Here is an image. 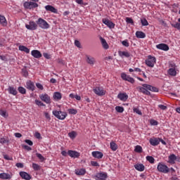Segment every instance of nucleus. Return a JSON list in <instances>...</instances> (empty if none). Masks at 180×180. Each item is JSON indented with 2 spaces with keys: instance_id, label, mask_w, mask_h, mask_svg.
I'll return each instance as SVG.
<instances>
[{
  "instance_id": "obj_53",
  "label": "nucleus",
  "mask_w": 180,
  "mask_h": 180,
  "mask_svg": "<svg viewBox=\"0 0 180 180\" xmlns=\"http://www.w3.org/2000/svg\"><path fill=\"white\" fill-rule=\"evenodd\" d=\"M133 110H134V112H135V113H137V115H143V113L141 112V110H140L139 108H134V109H133Z\"/></svg>"
},
{
  "instance_id": "obj_8",
  "label": "nucleus",
  "mask_w": 180,
  "mask_h": 180,
  "mask_svg": "<svg viewBox=\"0 0 180 180\" xmlns=\"http://www.w3.org/2000/svg\"><path fill=\"white\" fill-rule=\"evenodd\" d=\"M121 78L124 81H127L128 82H130L131 84H134V82H135V80L133 77H130V75H127L124 72L121 73Z\"/></svg>"
},
{
  "instance_id": "obj_6",
  "label": "nucleus",
  "mask_w": 180,
  "mask_h": 180,
  "mask_svg": "<svg viewBox=\"0 0 180 180\" xmlns=\"http://www.w3.org/2000/svg\"><path fill=\"white\" fill-rule=\"evenodd\" d=\"M39 99L42 101V102H44L47 105H50L51 103V98H50V96L47 94H42L39 95Z\"/></svg>"
},
{
  "instance_id": "obj_63",
  "label": "nucleus",
  "mask_w": 180,
  "mask_h": 180,
  "mask_svg": "<svg viewBox=\"0 0 180 180\" xmlns=\"http://www.w3.org/2000/svg\"><path fill=\"white\" fill-rule=\"evenodd\" d=\"M35 137H36V139H41V134H40L39 132H36Z\"/></svg>"
},
{
  "instance_id": "obj_30",
  "label": "nucleus",
  "mask_w": 180,
  "mask_h": 180,
  "mask_svg": "<svg viewBox=\"0 0 180 180\" xmlns=\"http://www.w3.org/2000/svg\"><path fill=\"white\" fill-rule=\"evenodd\" d=\"M76 175H85V174H86V171L85 170V169H75V171Z\"/></svg>"
},
{
  "instance_id": "obj_50",
  "label": "nucleus",
  "mask_w": 180,
  "mask_h": 180,
  "mask_svg": "<svg viewBox=\"0 0 180 180\" xmlns=\"http://www.w3.org/2000/svg\"><path fill=\"white\" fill-rule=\"evenodd\" d=\"M150 124L151 126H158V122L154 119L150 120Z\"/></svg>"
},
{
  "instance_id": "obj_33",
  "label": "nucleus",
  "mask_w": 180,
  "mask_h": 180,
  "mask_svg": "<svg viewBox=\"0 0 180 180\" xmlns=\"http://www.w3.org/2000/svg\"><path fill=\"white\" fill-rule=\"evenodd\" d=\"M136 36L138 39H144L146 37V34L141 31H136Z\"/></svg>"
},
{
  "instance_id": "obj_44",
  "label": "nucleus",
  "mask_w": 180,
  "mask_h": 180,
  "mask_svg": "<svg viewBox=\"0 0 180 180\" xmlns=\"http://www.w3.org/2000/svg\"><path fill=\"white\" fill-rule=\"evenodd\" d=\"M115 110L118 112V113H123V112H124V108L122 106H116Z\"/></svg>"
},
{
  "instance_id": "obj_1",
  "label": "nucleus",
  "mask_w": 180,
  "mask_h": 180,
  "mask_svg": "<svg viewBox=\"0 0 180 180\" xmlns=\"http://www.w3.org/2000/svg\"><path fill=\"white\" fill-rule=\"evenodd\" d=\"M52 113L53 116H55V117L59 120H64L68 115L65 112H63L61 110H53Z\"/></svg>"
},
{
  "instance_id": "obj_4",
  "label": "nucleus",
  "mask_w": 180,
  "mask_h": 180,
  "mask_svg": "<svg viewBox=\"0 0 180 180\" xmlns=\"http://www.w3.org/2000/svg\"><path fill=\"white\" fill-rule=\"evenodd\" d=\"M23 6L25 9H35V8H39V4L33 1H25Z\"/></svg>"
},
{
  "instance_id": "obj_42",
  "label": "nucleus",
  "mask_w": 180,
  "mask_h": 180,
  "mask_svg": "<svg viewBox=\"0 0 180 180\" xmlns=\"http://www.w3.org/2000/svg\"><path fill=\"white\" fill-rule=\"evenodd\" d=\"M18 91V92H20V94H22V95H25L26 94V89H25V87L23 86H19Z\"/></svg>"
},
{
  "instance_id": "obj_60",
  "label": "nucleus",
  "mask_w": 180,
  "mask_h": 180,
  "mask_svg": "<svg viewBox=\"0 0 180 180\" xmlns=\"http://www.w3.org/2000/svg\"><path fill=\"white\" fill-rule=\"evenodd\" d=\"M4 160H7L8 161H12V158L9 157L8 155H4Z\"/></svg>"
},
{
  "instance_id": "obj_58",
  "label": "nucleus",
  "mask_w": 180,
  "mask_h": 180,
  "mask_svg": "<svg viewBox=\"0 0 180 180\" xmlns=\"http://www.w3.org/2000/svg\"><path fill=\"white\" fill-rule=\"evenodd\" d=\"M158 108H160V109H161L162 110H167V106L162 104L159 105Z\"/></svg>"
},
{
  "instance_id": "obj_3",
  "label": "nucleus",
  "mask_w": 180,
  "mask_h": 180,
  "mask_svg": "<svg viewBox=\"0 0 180 180\" xmlns=\"http://www.w3.org/2000/svg\"><path fill=\"white\" fill-rule=\"evenodd\" d=\"M157 61V59H155V57L148 56V58L145 60V64L148 67H150V68H153L154 65H155V63Z\"/></svg>"
},
{
  "instance_id": "obj_17",
  "label": "nucleus",
  "mask_w": 180,
  "mask_h": 180,
  "mask_svg": "<svg viewBox=\"0 0 180 180\" xmlns=\"http://www.w3.org/2000/svg\"><path fill=\"white\" fill-rule=\"evenodd\" d=\"M20 176H21V178L22 179H25V180H30V179H32V176H30V174H29L26 172H20Z\"/></svg>"
},
{
  "instance_id": "obj_49",
  "label": "nucleus",
  "mask_w": 180,
  "mask_h": 180,
  "mask_svg": "<svg viewBox=\"0 0 180 180\" xmlns=\"http://www.w3.org/2000/svg\"><path fill=\"white\" fill-rule=\"evenodd\" d=\"M36 156L37 157V158H39V160H40L41 162H43V161L46 160V158H44L42 154L36 153Z\"/></svg>"
},
{
  "instance_id": "obj_64",
  "label": "nucleus",
  "mask_w": 180,
  "mask_h": 180,
  "mask_svg": "<svg viewBox=\"0 0 180 180\" xmlns=\"http://www.w3.org/2000/svg\"><path fill=\"white\" fill-rule=\"evenodd\" d=\"M15 167H17V168H23V164L20 162L16 163Z\"/></svg>"
},
{
  "instance_id": "obj_34",
  "label": "nucleus",
  "mask_w": 180,
  "mask_h": 180,
  "mask_svg": "<svg viewBox=\"0 0 180 180\" xmlns=\"http://www.w3.org/2000/svg\"><path fill=\"white\" fill-rule=\"evenodd\" d=\"M0 23L1 25H2V26H6V25H8V22H6V18L2 15H0Z\"/></svg>"
},
{
  "instance_id": "obj_9",
  "label": "nucleus",
  "mask_w": 180,
  "mask_h": 180,
  "mask_svg": "<svg viewBox=\"0 0 180 180\" xmlns=\"http://www.w3.org/2000/svg\"><path fill=\"white\" fill-rule=\"evenodd\" d=\"M102 22L104 25H105V26L108 27L109 29H115V26H116V25L113 22H112L106 18H103Z\"/></svg>"
},
{
  "instance_id": "obj_15",
  "label": "nucleus",
  "mask_w": 180,
  "mask_h": 180,
  "mask_svg": "<svg viewBox=\"0 0 180 180\" xmlns=\"http://www.w3.org/2000/svg\"><path fill=\"white\" fill-rule=\"evenodd\" d=\"M142 86L143 88H146V89H148V91H151L152 92H158V88L154 87L150 84H143Z\"/></svg>"
},
{
  "instance_id": "obj_41",
  "label": "nucleus",
  "mask_w": 180,
  "mask_h": 180,
  "mask_svg": "<svg viewBox=\"0 0 180 180\" xmlns=\"http://www.w3.org/2000/svg\"><path fill=\"white\" fill-rule=\"evenodd\" d=\"M68 136L70 139H72V140H74V139L77 137V132H75V131H72L68 134Z\"/></svg>"
},
{
  "instance_id": "obj_26",
  "label": "nucleus",
  "mask_w": 180,
  "mask_h": 180,
  "mask_svg": "<svg viewBox=\"0 0 180 180\" xmlns=\"http://www.w3.org/2000/svg\"><path fill=\"white\" fill-rule=\"evenodd\" d=\"M100 39H101V42L103 46V48L105 50H108V49H109V44H108V42H106V39L102 38V37H100Z\"/></svg>"
},
{
  "instance_id": "obj_51",
  "label": "nucleus",
  "mask_w": 180,
  "mask_h": 180,
  "mask_svg": "<svg viewBox=\"0 0 180 180\" xmlns=\"http://www.w3.org/2000/svg\"><path fill=\"white\" fill-rule=\"evenodd\" d=\"M122 46H124V47H129L130 46V44L129 43V41L127 39H125L122 41Z\"/></svg>"
},
{
  "instance_id": "obj_40",
  "label": "nucleus",
  "mask_w": 180,
  "mask_h": 180,
  "mask_svg": "<svg viewBox=\"0 0 180 180\" xmlns=\"http://www.w3.org/2000/svg\"><path fill=\"white\" fill-rule=\"evenodd\" d=\"M32 168L34 171H40L41 167H40V165H39L38 164L32 163Z\"/></svg>"
},
{
  "instance_id": "obj_48",
  "label": "nucleus",
  "mask_w": 180,
  "mask_h": 180,
  "mask_svg": "<svg viewBox=\"0 0 180 180\" xmlns=\"http://www.w3.org/2000/svg\"><path fill=\"white\" fill-rule=\"evenodd\" d=\"M141 22L142 26H148V21L146 18L141 19Z\"/></svg>"
},
{
  "instance_id": "obj_57",
  "label": "nucleus",
  "mask_w": 180,
  "mask_h": 180,
  "mask_svg": "<svg viewBox=\"0 0 180 180\" xmlns=\"http://www.w3.org/2000/svg\"><path fill=\"white\" fill-rule=\"evenodd\" d=\"M43 56L46 58V60H50V58H51V56L47 53H44Z\"/></svg>"
},
{
  "instance_id": "obj_56",
  "label": "nucleus",
  "mask_w": 180,
  "mask_h": 180,
  "mask_svg": "<svg viewBox=\"0 0 180 180\" xmlns=\"http://www.w3.org/2000/svg\"><path fill=\"white\" fill-rule=\"evenodd\" d=\"M36 86L37 88H38V89H41V91H43V89H44V88L43 87V85L40 83H37Z\"/></svg>"
},
{
  "instance_id": "obj_38",
  "label": "nucleus",
  "mask_w": 180,
  "mask_h": 180,
  "mask_svg": "<svg viewBox=\"0 0 180 180\" xmlns=\"http://www.w3.org/2000/svg\"><path fill=\"white\" fill-rule=\"evenodd\" d=\"M134 151L135 153H143V148L141 147V146L137 145L136 146H135Z\"/></svg>"
},
{
  "instance_id": "obj_54",
  "label": "nucleus",
  "mask_w": 180,
  "mask_h": 180,
  "mask_svg": "<svg viewBox=\"0 0 180 180\" xmlns=\"http://www.w3.org/2000/svg\"><path fill=\"white\" fill-rule=\"evenodd\" d=\"M126 22L127 23H131V25H133V23H134V21L131 18H129V17H127Z\"/></svg>"
},
{
  "instance_id": "obj_39",
  "label": "nucleus",
  "mask_w": 180,
  "mask_h": 180,
  "mask_svg": "<svg viewBox=\"0 0 180 180\" xmlns=\"http://www.w3.org/2000/svg\"><path fill=\"white\" fill-rule=\"evenodd\" d=\"M68 112L69 115H77V113H78V110H77V109L75 108H69L68 110Z\"/></svg>"
},
{
  "instance_id": "obj_47",
  "label": "nucleus",
  "mask_w": 180,
  "mask_h": 180,
  "mask_svg": "<svg viewBox=\"0 0 180 180\" xmlns=\"http://www.w3.org/2000/svg\"><path fill=\"white\" fill-rule=\"evenodd\" d=\"M22 75L23 77H25V78L28 77L29 72H27L26 68L22 69Z\"/></svg>"
},
{
  "instance_id": "obj_28",
  "label": "nucleus",
  "mask_w": 180,
  "mask_h": 180,
  "mask_svg": "<svg viewBox=\"0 0 180 180\" xmlns=\"http://www.w3.org/2000/svg\"><path fill=\"white\" fill-rule=\"evenodd\" d=\"M118 54L120 57H122V58H123V57H126V58H129V57H130V53H129L128 51H120L118 52Z\"/></svg>"
},
{
  "instance_id": "obj_14",
  "label": "nucleus",
  "mask_w": 180,
  "mask_h": 180,
  "mask_svg": "<svg viewBox=\"0 0 180 180\" xmlns=\"http://www.w3.org/2000/svg\"><path fill=\"white\" fill-rule=\"evenodd\" d=\"M86 61L87 64H89V65H94L95 63H96L95 58L88 55L86 56Z\"/></svg>"
},
{
  "instance_id": "obj_59",
  "label": "nucleus",
  "mask_w": 180,
  "mask_h": 180,
  "mask_svg": "<svg viewBox=\"0 0 180 180\" xmlns=\"http://www.w3.org/2000/svg\"><path fill=\"white\" fill-rule=\"evenodd\" d=\"M91 164L92 167H99V163H98V162L91 161Z\"/></svg>"
},
{
  "instance_id": "obj_62",
  "label": "nucleus",
  "mask_w": 180,
  "mask_h": 180,
  "mask_svg": "<svg viewBox=\"0 0 180 180\" xmlns=\"http://www.w3.org/2000/svg\"><path fill=\"white\" fill-rule=\"evenodd\" d=\"M25 141L27 144H28V146H33V141L31 140L26 139Z\"/></svg>"
},
{
  "instance_id": "obj_46",
  "label": "nucleus",
  "mask_w": 180,
  "mask_h": 180,
  "mask_svg": "<svg viewBox=\"0 0 180 180\" xmlns=\"http://www.w3.org/2000/svg\"><path fill=\"white\" fill-rule=\"evenodd\" d=\"M146 160L150 162V164H154L155 159L153 158V156H146Z\"/></svg>"
},
{
  "instance_id": "obj_55",
  "label": "nucleus",
  "mask_w": 180,
  "mask_h": 180,
  "mask_svg": "<svg viewBox=\"0 0 180 180\" xmlns=\"http://www.w3.org/2000/svg\"><path fill=\"white\" fill-rule=\"evenodd\" d=\"M75 46H76V47H78V49H81V42H79V41L78 40H75Z\"/></svg>"
},
{
  "instance_id": "obj_45",
  "label": "nucleus",
  "mask_w": 180,
  "mask_h": 180,
  "mask_svg": "<svg viewBox=\"0 0 180 180\" xmlns=\"http://www.w3.org/2000/svg\"><path fill=\"white\" fill-rule=\"evenodd\" d=\"M35 105H37V106H46V104H44L43 102H41L40 100H37L36 99L34 101Z\"/></svg>"
},
{
  "instance_id": "obj_10",
  "label": "nucleus",
  "mask_w": 180,
  "mask_h": 180,
  "mask_svg": "<svg viewBox=\"0 0 180 180\" xmlns=\"http://www.w3.org/2000/svg\"><path fill=\"white\" fill-rule=\"evenodd\" d=\"M108 179V173L99 172L96 174V180H106Z\"/></svg>"
},
{
  "instance_id": "obj_29",
  "label": "nucleus",
  "mask_w": 180,
  "mask_h": 180,
  "mask_svg": "<svg viewBox=\"0 0 180 180\" xmlns=\"http://www.w3.org/2000/svg\"><path fill=\"white\" fill-rule=\"evenodd\" d=\"M169 164H175V161L176 160V155H175L174 154H172L169 156Z\"/></svg>"
},
{
  "instance_id": "obj_11",
  "label": "nucleus",
  "mask_w": 180,
  "mask_h": 180,
  "mask_svg": "<svg viewBox=\"0 0 180 180\" xmlns=\"http://www.w3.org/2000/svg\"><path fill=\"white\" fill-rule=\"evenodd\" d=\"M93 92L98 95V96H103L105 95V90L102 87H96L93 89Z\"/></svg>"
},
{
  "instance_id": "obj_5",
  "label": "nucleus",
  "mask_w": 180,
  "mask_h": 180,
  "mask_svg": "<svg viewBox=\"0 0 180 180\" xmlns=\"http://www.w3.org/2000/svg\"><path fill=\"white\" fill-rule=\"evenodd\" d=\"M37 24L41 27V29H49L50 27V25L48 24L47 21L43 18H39L37 21Z\"/></svg>"
},
{
  "instance_id": "obj_2",
  "label": "nucleus",
  "mask_w": 180,
  "mask_h": 180,
  "mask_svg": "<svg viewBox=\"0 0 180 180\" xmlns=\"http://www.w3.org/2000/svg\"><path fill=\"white\" fill-rule=\"evenodd\" d=\"M157 169L159 172H162V174H168L169 172V167L163 162L158 163Z\"/></svg>"
},
{
  "instance_id": "obj_19",
  "label": "nucleus",
  "mask_w": 180,
  "mask_h": 180,
  "mask_svg": "<svg viewBox=\"0 0 180 180\" xmlns=\"http://www.w3.org/2000/svg\"><path fill=\"white\" fill-rule=\"evenodd\" d=\"M91 155L94 158H97L98 160H101L103 158V153L99 151H93Z\"/></svg>"
},
{
  "instance_id": "obj_37",
  "label": "nucleus",
  "mask_w": 180,
  "mask_h": 180,
  "mask_svg": "<svg viewBox=\"0 0 180 180\" xmlns=\"http://www.w3.org/2000/svg\"><path fill=\"white\" fill-rule=\"evenodd\" d=\"M0 115L2 116V117H4L5 119H6V117L9 116L6 110H0Z\"/></svg>"
},
{
  "instance_id": "obj_7",
  "label": "nucleus",
  "mask_w": 180,
  "mask_h": 180,
  "mask_svg": "<svg viewBox=\"0 0 180 180\" xmlns=\"http://www.w3.org/2000/svg\"><path fill=\"white\" fill-rule=\"evenodd\" d=\"M25 27L27 30H37L38 27L37 22L30 21L28 24L25 25Z\"/></svg>"
},
{
  "instance_id": "obj_35",
  "label": "nucleus",
  "mask_w": 180,
  "mask_h": 180,
  "mask_svg": "<svg viewBox=\"0 0 180 180\" xmlns=\"http://www.w3.org/2000/svg\"><path fill=\"white\" fill-rule=\"evenodd\" d=\"M110 148L112 151H116V150H117V144H116V143L114 141H111L110 143Z\"/></svg>"
},
{
  "instance_id": "obj_22",
  "label": "nucleus",
  "mask_w": 180,
  "mask_h": 180,
  "mask_svg": "<svg viewBox=\"0 0 180 180\" xmlns=\"http://www.w3.org/2000/svg\"><path fill=\"white\" fill-rule=\"evenodd\" d=\"M45 9L48 12H52V13H57V12H58L57 9L56 8H54V6H53L51 5L46 6H45Z\"/></svg>"
},
{
  "instance_id": "obj_21",
  "label": "nucleus",
  "mask_w": 180,
  "mask_h": 180,
  "mask_svg": "<svg viewBox=\"0 0 180 180\" xmlns=\"http://www.w3.org/2000/svg\"><path fill=\"white\" fill-rule=\"evenodd\" d=\"M149 143L153 146H158L160 144V138H151L149 140Z\"/></svg>"
},
{
  "instance_id": "obj_52",
  "label": "nucleus",
  "mask_w": 180,
  "mask_h": 180,
  "mask_svg": "<svg viewBox=\"0 0 180 180\" xmlns=\"http://www.w3.org/2000/svg\"><path fill=\"white\" fill-rule=\"evenodd\" d=\"M169 68L176 69V65L174 62H170L169 63Z\"/></svg>"
},
{
  "instance_id": "obj_61",
  "label": "nucleus",
  "mask_w": 180,
  "mask_h": 180,
  "mask_svg": "<svg viewBox=\"0 0 180 180\" xmlns=\"http://www.w3.org/2000/svg\"><path fill=\"white\" fill-rule=\"evenodd\" d=\"M22 147L25 148V150H27V151H31L32 150V148L27 145H24Z\"/></svg>"
},
{
  "instance_id": "obj_13",
  "label": "nucleus",
  "mask_w": 180,
  "mask_h": 180,
  "mask_svg": "<svg viewBox=\"0 0 180 180\" xmlns=\"http://www.w3.org/2000/svg\"><path fill=\"white\" fill-rule=\"evenodd\" d=\"M68 155L71 157V158H79V157L81 155L80 153L75 150H68Z\"/></svg>"
},
{
  "instance_id": "obj_24",
  "label": "nucleus",
  "mask_w": 180,
  "mask_h": 180,
  "mask_svg": "<svg viewBox=\"0 0 180 180\" xmlns=\"http://www.w3.org/2000/svg\"><path fill=\"white\" fill-rule=\"evenodd\" d=\"M8 94L13 95L14 96H16V95H18V90H16V88L13 86H9L8 88Z\"/></svg>"
},
{
  "instance_id": "obj_31",
  "label": "nucleus",
  "mask_w": 180,
  "mask_h": 180,
  "mask_svg": "<svg viewBox=\"0 0 180 180\" xmlns=\"http://www.w3.org/2000/svg\"><path fill=\"white\" fill-rule=\"evenodd\" d=\"M18 49L20 50V51H24L25 53H27V54H29V53H30V49L23 45L19 46Z\"/></svg>"
},
{
  "instance_id": "obj_16",
  "label": "nucleus",
  "mask_w": 180,
  "mask_h": 180,
  "mask_svg": "<svg viewBox=\"0 0 180 180\" xmlns=\"http://www.w3.org/2000/svg\"><path fill=\"white\" fill-rule=\"evenodd\" d=\"M31 55L34 58H41V53L39 50H32L31 51Z\"/></svg>"
},
{
  "instance_id": "obj_43",
  "label": "nucleus",
  "mask_w": 180,
  "mask_h": 180,
  "mask_svg": "<svg viewBox=\"0 0 180 180\" xmlns=\"http://www.w3.org/2000/svg\"><path fill=\"white\" fill-rule=\"evenodd\" d=\"M179 22H176L175 24H172V27H175V29H178L180 30V18L178 19Z\"/></svg>"
},
{
  "instance_id": "obj_32",
  "label": "nucleus",
  "mask_w": 180,
  "mask_h": 180,
  "mask_svg": "<svg viewBox=\"0 0 180 180\" xmlns=\"http://www.w3.org/2000/svg\"><path fill=\"white\" fill-rule=\"evenodd\" d=\"M167 74L171 75V77H176V69L169 68Z\"/></svg>"
},
{
  "instance_id": "obj_12",
  "label": "nucleus",
  "mask_w": 180,
  "mask_h": 180,
  "mask_svg": "<svg viewBox=\"0 0 180 180\" xmlns=\"http://www.w3.org/2000/svg\"><path fill=\"white\" fill-rule=\"evenodd\" d=\"M117 98L122 102H126L129 99V95L127 93H120L117 95Z\"/></svg>"
},
{
  "instance_id": "obj_20",
  "label": "nucleus",
  "mask_w": 180,
  "mask_h": 180,
  "mask_svg": "<svg viewBox=\"0 0 180 180\" xmlns=\"http://www.w3.org/2000/svg\"><path fill=\"white\" fill-rule=\"evenodd\" d=\"M156 47L158 50H163V51H168V50H169V46L165 44H159Z\"/></svg>"
},
{
  "instance_id": "obj_36",
  "label": "nucleus",
  "mask_w": 180,
  "mask_h": 180,
  "mask_svg": "<svg viewBox=\"0 0 180 180\" xmlns=\"http://www.w3.org/2000/svg\"><path fill=\"white\" fill-rule=\"evenodd\" d=\"M140 92L144 94V95H150V91L146 89V87H140L139 88Z\"/></svg>"
},
{
  "instance_id": "obj_27",
  "label": "nucleus",
  "mask_w": 180,
  "mask_h": 180,
  "mask_svg": "<svg viewBox=\"0 0 180 180\" xmlns=\"http://www.w3.org/2000/svg\"><path fill=\"white\" fill-rule=\"evenodd\" d=\"M53 98L54 101H61V98H63V95L60 92H55L53 94Z\"/></svg>"
},
{
  "instance_id": "obj_23",
  "label": "nucleus",
  "mask_w": 180,
  "mask_h": 180,
  "mask_svg": "<svg viewBox=\"0 0 180 180\" xmlns=\"http://www.w3.org/2000/svg\"><path fill=\"white\" fill-rule=\"evenodd\" d=\"M134 168L135 169H136V171H139V172H143V171L146 169V167H144V165L140 163L135 165Z\"/></svg>"
},
{
  "instance_id": "obj_18",
  "label": "nucleus",
  "mask_w": 180,
  "mask_h": 180,
  "mask_svg": "<svg viewBox=\"0 0 180 180\" xmlns=\"http://www.w3.org/2000/svg\"><path fill=\"white\" fill-rule=\"evenodd\" d=\"M0 179H4V180L12 179V174L5 173V172L1 173Z\"/></svg>"
},
{
  "instance_id": "obj_25",
  "label": "nucleus",
  "mask_w": 180,
  "mask_h": 180,
  "mask_svg": "<svg viewBox=\"0 0 180 180\" xmlns=\"http://www.w3.org/2000/svg\"><path fill=\"white\" fill-rule=\"evenodd\" d=\"M26 85H27V89H29L30 91H34V88H36L34 86V83H33V82L32 81H27L26 82Z\"/></svg>"
}]
</instances>
